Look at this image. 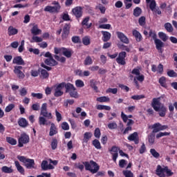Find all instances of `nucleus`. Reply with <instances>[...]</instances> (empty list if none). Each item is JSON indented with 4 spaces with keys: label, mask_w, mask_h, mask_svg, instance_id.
Wrapping results in <instances>:
<instances>
[{
    "label": "nucleus",
    "mask_w": 177,
    "mask_h": 177,
    "mask_svg": "<svg viewBox=\"0 0 177 177\" xmlns=\"http://www.w3.org/2000/svg\"><path fill=\"white\" fill-rule=\"evenodd\" d=\"M82 164H84L86 171H90L93 174H97L96 176H104V171H99L100 166L96 162L90 160V162H82Z\"/></svg>",
    "instance_id": "obj_1"
},
{
    "label": "nucleus",
    "mask_w": 177,
    "mask_h": 177,
    "mask_svg": "<svg viewBox=\"0 0 177 177\" xmlns=\"http://www.w3.org/2000/svg\"><path fill=\"white\" fill-rule=\"evenodd\" d=\"M40 115H42L39 118V124L40 126L48 125V124H46V118L48 120H52V118H53L52 113L48 112V104H42L40 109Z\"/></svg>",
    "instance_id": "obj_2"
},
{
    "label": "nucleus",
    "mask_w": 177,
    "mask_h": 177,
    "mask_svg": "<svg viewBox=\"0 0 177 177\" xmlns=\"http://www.w3.org/2000/svg\"><path fill=\"white\" fill-rule=\"evenodd\" d=\"M151 107H153L155 111L159 113L160 117H165L167 114V107L164 105H161V102L157 98H153L151 102Z\"/></svg>",
    "instance_id": "obj_3"
},
{
    "label": "nucleus",
    "mask_w": 177,
    "mask_h": 177,
    "mask_svg": "<svg viewBox=\"0 0 177 177\" xmlns=\"http://www.w3.org/2000/svg\"><path fill=\"white\" fill-rule=\"evenodd\" d=\"M164 172H165L167 177H171L174 175L172 170L169 169L167 166H165L164 168H162L161 165H158L156 169V175L159 177H165Z\"/></svg>",
    "instance_id": "obj_4"
},
{
    "label": "nucleus",
    "mask_w": 177,
    "mask_h": 177,
    "mask_svg": "<svg viewBox=\"0 0 177 177\" xmlns=\"http://www.w3.org/2000/svg\"><path fill=\"white\" fill-rule=\"evenodd\" d=\"M17 160L25 165L26 168L31 169L35 167V161L34 159L26 158V156H17Z\"/></svg>",
    "instance_id": "obj_5"
},
{
    "label": "nucleus",
    "mask_w": 177,
    "mask_h": 177,
    "mask_svg": "<svg viewBox=\"0 0 177 177\" xmlns=\"http://www.w3.org/2000/svg\"><path fill=\"white\" fill-rule=\"evenodd\" d=\"M30 142V136L26 133H22L18 139V147H23Z\"/></svg>",
    "instance_id": "obj_6"
},
{
    "label": "nucleus",
    "mask_w": 177,
    "mask_h": 177,
    "mask_svg": "<svg viewBox=\"0 0 177 177\" xmlns=\"http://www.w3.org/2000/svg\"><path fill=\"white\" fill-rule=\"evenodd\" d=\"M168 128V125H162L160 122L154 123L151 126V129H153L152 133H157V132H160V131H165Z\"/></svg>",
    "instance_id": "obj_7"
},
{
    "label": "nucleus",
    "mask_w": 177,
    "mask_h": 177,
    "mask_svg": "<svg viewBox=\"0 0 177 177\" xmlns=\"http://www.w3.org/2000/svg\"><path fill=\"white\" fill-rule=\"evenodd\" d=\"M13 72L19 80H24V78H26V75L24 74V72H23V66H15Z\"/></svg>",
    "instance_id": "obj_8"
},
{
    "label": "nucleus",
    "mask_w": 177,
    "mask_h": 177,
    "mask_svg": "<svg viewBox=\"0 0 177 177\" xmlns=\"http://www.w3.org/2000/svg\"><path fill=\"white\" fill-rule=\"evenodd\" d=\"M125 57H127V52H120L116 58V62L118 64H120V66H125L127 64V62H125Z\"/></svg>",
    "instance_id": "obj_9"
},
{
    "label": "nucleus",
    "mask_w": 177,
    "mask_h": 177,
    "mask_svg": "<svg viewBox=\"0 0 177 177\" xmlns=\"http://www.w3.org/2000/svg\"><path fill=\"white\" fill-rule=\"evenodd\" d=\"M116 35L122 44H125L126 45L129 44V39L125 34H124V32L118 31L116 32Z\"/></svg>",
    "instance_id": "obj_10"
},
{
    "label": "nucleus",
    "mask_w": 177,
    "mask_h": 177,
    "mask_svg": "<svg viewBox=\"0 0 177 177\" xmlns=\"http://www.w3.org/2000/svg\"><path fill=\"white\" fill-rule=\"evenodd\" d=\"M63 88H64V84H59L56 88H55V93H54V96L55 97H60V96H63V94L64 93L63 92Z\"/></svg>",
    "instance_id": "obj_11"
},
{
    "label": "nucleus",
    "mask_w": 177,
    "mask_h": 177,
    "mask_svg": "<svg viewBox=\"0 0 177 177\" xmlns=\"http://www.w3.org/2000/svg\"><path fill=\"white\" fill-rule=\"evenodd\" d=\"M73 15L76 17V19H81L82 17V7L77 6L72 9Z\"/></svg>",
    "instance_id": "obj_12"
},
{
    "label": "nucleus",
    "mask_w": 177,
    "mask_h": 177,
    "mask_svg": "<svg viewBox=\"0 0 177 177\" xmlns=\"http://www.w3.org/2000/svg\"><path fill=\"white\" fill-rule=\"evenodd\" d=\"M154 44L156 45V48L158 51V53L162 54V52H164V49H162V48H164V46H165L164 42H162V41H161V39H156L154 41Z\"/></svg>",
    "instance_id": "obj_13"
},
{
    "label": "nucleus",
    "mask_w": 177,
    "mask_h": 177,
    "mask_svg": "<svg viewBox=\"0 0 177 177\" xmlns=\"http://www.w3.org/2000/svg\"><path fill=\"white\" fill-rule=\"evenodd\" d=\"M131 74L134 75H138L136 80H138L139 82H143L145 81V75H140V71L136 68H133L131 71Z\"/></svg>",
    "instance_id": "obj_14"
},
{
    "label": "nucleus",
    "mask_w": 177,
    "mask_h": 177,
    "mask_svg": "<svg viewBox=\"0 0 177 177\" xmlns=\"http://www.w3.org/2000/svg\"><path fill=\"white\" fill-rule=\"evenodd\" d=\"M109 151L112 156V160L113 162H117V158H118V147L113 146Z\"/></svg>",
    "instance_id": "obj_15"
},
{
    "label": "nucleus",
    "mask_w": 177,
    "mask_h": 177,
    "mask_svg": "<svg viewBox=\"0 0 177 177\" xmlns=\"http://www.w3.org/2000/svg\"><path fill=\"white\" fill-rule=\"evenodd\" d=\"M60 8L52 6H46L44 8V12H48V13H59L60 12Z\"/></svg>",
    "instance_id": "obj_16"
},
{
    "label": "nucleus",
    "mask_w": 177,
    "mask_h": 177,
    "mask_svg": "<svg viewBox=\"0 0 177 177\" xmlns=\"http://www.w3.org/2000/svg\"><path fill=\"white\" fill-rule=\"evenodd\" d=\"M68 34H70V25L68 24H66L62 29V39H67Z\"/></svg>",
    "instance_id": "obj_17"
},
{
    "label": "nucleus",
    "mask_w": 177,
    "mask_h": 177,
    "mask_svg": "<svg viewBox=\"0 0 177 177\" xmlns=\"http://www.w3.org/2000/svg\"><path fill=\"white\" fill-rule=\"evenodd\" d=\"M127 139L130 142H134L135 145H139V134H138V132L130 134Z\"/></svg>",
    "instance_id": "obj_18"
},
{
    "label": "nucleus",
    "mask_w": 177,
    "mask_h": 177,
    "mask_svg": "<svg viewBox=\"0 0 177 177\" xmlns=\"http://www.w3.org/2000/svg\"><path fill=\"white\" fill-rule=\"evenodd\" d=\"M45 64L46 66H50V67H55V66H57L59 63L53 58V57H51V58H47L44 60Z\"/></svg>",
    "instance_id": "obj_19"
},
{
    "label": "nucleus",
    "mask_w": 177,
    "mask_h": 177,
    "mask_svg": "<svg viewBox=\"0 0 177 177\" xmlns=\"http://www.w3.org/2000/svg\"><path fill=\"white\" fill-rule=\"evenodd\" d=\"M42 171H48V169H54L55 167L52 164L48 163V160H43L41 164Z\"/></svg>",
    "instance_id": "obj_20"
},
{
    "label": "nucleus",
    "mask_w": 177,
    "mask_h": 177,
    "mask_svg": "<svg viewBox=\"0 0 177 177\" xmlns=\"http://www.w3.org/2000/svg\"><path fill=\"white\" fill-rule=\"evenodd\" d=\"M13 64H17L18 66H25L26 62H24V59L21 57V56H17L14 57L12 60Z\"/></svg>",
    "instance_id": "obj_21"
},
{
    "label": "nucleus",
    "mask_w": 177,
    "mask_h": 177,
    "mask_svg": "<svg viewBox=\"0 0 177 177\" xmlns=\"http://www.w3.org/2000/svg\"><path fill=\"white\" fill-rule=\"evenodd\" d=\"M18 125L21 128H27V127L29 125V123L26 118H19L18 119Z\"/></svg>",
    "instance_id": "obj_22"
},
{
    "label": "nucleus",
    "mask_w": 177,
    "mask_h": 177,
    "mask_svg": "<svg viewBox=\"0 0 177 177\" xmlns=\"http://www.w3.org/2000/svg\"><path fill=\"white\" fill-rule=\"evenodd\" d=\"M132 35L136 38V42H141L143 39V37H142V34L140 33L136 29H133L132 30Z\"/></svg>",
    "instance_id": "obj_23"
},
{
    "label": "nucleus",
    "mask_w": 177,
    "mask_h": 177,
    "mask_svg": "<svg viewBox=\"0 0 177 177\" xmlns=\"http://www.w3.org/2000/svg\"><path fill=\"white\" fill-rule=\"evenodd\" d=\"M73 53H74L73 49L64 48L62 55L65 56V57H67V59H70V57L73 56Z\"/></svg>",
    "instance_id": "obj_24"
},
{
    "label": "nucleus",
    "mask_w": 177,
    "mask_h": 177,
    "mask_svg": "<svg viewBox=\"0 0 177 177\" xmlns=\"http://www.w3.org/2000/svg\"><path fill=\"white\" fill-rule=\"evenodd\" d=\"M30 32L33 35H39V34H41V32H42V30L41 29L38 28L37 24H33V26L30 30Z\"/></svg>",
    "instance_id": "obj_25"
},
{
    "label": "nucleus",
    "mask_w": 177,
    "mask_h": 177,
    "mask_svg": "<svg viewBox=\"0 0 177 177\" xmlns=\"http://www.w3.org/2000/svg\"><path fill=\"white\" fill-rule=\"evenodd\" d=\"M61 84H64V88H66V93H69L71 92V91H74V89L75 88L74 86V84H73L71 83L66 84V82H62Z\"/></svg>",
    "instance_id": "obj_26"
},
{
    "label": "nucleus",
    "mask_w": 177,
    "mask_h": 177,
    "mask_svg": "<svg viewBox=\"0 0 177 177\" xmlns=\"http://www.w3.org/2000/svg\"><path fill=\"white\" fill-rule=\"evenodd\" d=\"M101 32L102 34V41L104 42L110 41V39L111 38V33H110V32L102 30Z\"/></svg>",
    "instance_id": "obj_27"
},
{
    "label": "nucleus",
    "mask_w": 177,
    "mask_h": 177,
    "mask_svg": "<svg viewBox=\"0 0 177 177\" xmlns=\"http://www.w3.org/2000/svg\"><path fill=\"white\" fill-rule=\"evenodd\" d=\"M40 78L42 80H48L49 78V73L46 70L39 68Z\"/></svg>",
    "instance_id": "obj_28"
},
{
    "label": "nucleus",
    "mask_w": 177,
    "mask_h": 177,
    "mask_svg": "<svg viewBox=\"0 0 177 177\" xmlns=\"http://www.w3.org/2000/svg\"><path fill=\"white\" fill-rule=\"evenodd\" d=\"M57 127L55 123H51V126L50 128L49 136H55V135L57 134Z\"/></svg>",
    "instance_id": "obj_29"
},
{
    "label": "nucleus",
    "mask_w": 177,
    "mask_h": 177,
    "mask_svg": "<svg viewBox=\"0 0 177 177\" xmlns=\"http://www.w3.org/2000/svg\"><path fill=\"white\" fill-rule=\"evenodd\" d=\"M15 165L18 171V172H19V174H21V175H24V167H23L22 166L20 165V162H19V161L15 160Z\"/></svg>",
    "instance_id": "obj_30"
},
{
    "label": "nucleus",
    "mask_w": 177,
    "mask_h": 177,
    "mask_svg": "<svg viewBox=\"0 0 177 177\" xmlns=\"http://www.w3.org/2000/svg\"><path fill=\"white\" fill-rule=\"evenodd\" d=\"M146 3L149 5V9L151 10H154V8H156L157 3L156 2V0H146Z\"/></svg>",
    "instance_id": "obj_31"
},
{
    "label": "nucleus",
    "mask_w": 177,
    "mask_h": 177,
    "mask_svg": "<svg viewBox=\"0 0 177 177\" xmlns=\"http://www.w3.org/2000/svg\"><path fill=\"white\" fill-rule=\"evenodd\" d=\"M148 142H149L150 146H153V145H154V143L156 142V134H154V133H151L148 136Z\"/></svg>",
    "instance_id": "obj_32"
},
{
    "label": "nucleus",
    "mask_w": 177,
    "mask_h": 177,
    "mask_svg": "<svg viewBox=\"0 0 177 177\" xmlns=\"http://www.w3.org/2000/svg\"><path fill=\"white\" fill-rule=\"evenodd\" d=\"M97 84V82H96L95 80H90V86L91 88H92V89H93V91H95V92H96V93L99 92V88L97 87V86H96Z\"/></svg>",
    "instance_id": "obj_33"
},
{
    "label": "nucleus",
    "mask_w": 177,
    "mask_h": 177,
    "mask_svg": "<svg viewBox=\"0 0 177 177\" xmlns=\"http://www.w3.org/2000/svg\"><path fill=\"white\" fill-rule=\"evenodd\" d=\"M19 32V30L17 28H13V26H10L8 29V34L9 37H12V35H16Z\"/></svg>",
    "instance_id": "obj_34"
},
{
    "label": "nucleus",
    "mask_w": 177,
    "mask_h": 177,
    "mask_svg": "<svg viewBox=\"0 0 177 177\" xmlns=\"http://www.w3.org/2000/svg\"><path fill=\"white\" fill-rule=\"evenodd\" d=\"M91 138H92V133H91V132L84 133L83 142L84 143H88V142H89V139H91Z\"/></svg>",
    "instance_id": "obj_35"
},
{
    "label": "nucleus",
    "mask_w": 177,
    "mask_h": 177,
    "mask_svg": "<svg viewBox=\"0 0 177 177\" xmlns=\"http://www.w3.org/2000/svg\"><path fill=\"white\" fill-rule=\"evenodd\" d=\"M89 21V17H86L82 21V26H86V28H91L92 27V23L88 24Z\"/></svg>",
    "instance_id": "obj_36"
},
{
    "label": "nucleus",
    "mask_w": 177,
    "mask_h": 177,
    "mask_svg": "<svg viewBox=\"0 0 177 177\" xmlns=\"http://www.w3.org/2000/svg\"><path fill=\"white\" fill-rule=\"evenodd\" d=\"M92 145L97 150H100L102 149V145H100V141H99V140H97V139H95L94 140H93Z\"/></svg>",
    "instance_id": "obj_37"
},
{
    "label": "nucleus",
    "mask_w": 177,
    "mask_h": 177,
    "mask_svg": "<svg viewBox=\"0 0 177 177\" xmlns=\"http://www.w3.org/2000/svg\"><path fill=\"white\" fill-rule=\"evenodd\" d=\"M118 48L121 50H125L126 52H131V48L128 46H125L124 44H118Z\"/></svg>",
    "instance_id": "obj_38"
},
{
    "label": "nucleus",
    "mask_w": 177,
    "mask_h": 177,
    "mask_svg": "<svg viewBox=\"0 0 177 177\" xmlns=\"http://www.w3.org/2000/svg\"><path fill=\"white\" fill-rule=\"evenodd\" d=\"M133 16H135V17H139V16L142 15V8H140V7H136L133 10Z\"/></svg>",
    "instance_id": "obj_39"
},
{
    "label": "nucleus",
    "mask_w": 177,
    "mask_h": 177,
    "mask_svg": "<svg viewBox=\"0 0 177 177\" xmlns=\"http://www.w3.org/2000/svg\"><path fill=\"white\" fill-rule=\"evenodd\" d=\"M6 142L10 145H12V146H16V145H17V140L11 137H6Z\"/></svg>",
    "instance_id": "obj_40"
},
{
    "label": "nucleus",
    "mask_w": 177,
    "mask_h": 177,
    "mask_svg": "<svg viewBox=\"0 0 177 177\" xmlns=\"http://www.w3.org/2000/svg\"><path fill=\"white\" fill-rule=\"evenodd\" d=\"M2 172H4V174H12L13 173V170L12 169V167H8V166H3L1 168Z\"/></svg>",
    "instance_id": "obj_41"
},
{
    "label": "nucleus",
    "mask_w": 177,
    "mask_h": 177,
    "mask_svg": "<svg viewBox=\"0 0 177 177\" xmlns=\"http://www.w3.org/2000/svg\"><path fill=\"white\" fill-rule=\"evenodd\" d=\"M165 28L167 31V32H174V28L172 27V24H171V23L169 22L165 24Z\"/></svg>",
    "instance_id": "obj_42"
},
{
    "label": "nucleus",
    "mask_w": 177,
    "mask_h": 177,
    "mask_svg": "<svg viewBox=\"0 0 177 177\" xmlns=\"http://www.w3.org/2000/svg\"><path fill=\"white\" fill-rule=\"evenodd\" d=\"M57 145H58L57 139L53 138L50 144L52 150H56L57 149Z\"/></svg>",
    "instance_id": "obj_43"
},
{
    "label": "nucleus",
    "mask_w": 177,
    "mask_h": 177,
    "mask_svg": "<svg viewBox=\"0 0 177 177\" xmlns=\"http://www.w3.org/2000/svg\"><path fill=\"white\" fill-rule=\"evenodd\" d=\"M97 110H106V111H110L111 110V107L107 105H97Z\"/></svg>",
    "instance_id": "obj_44"
},
{
    "label": "nucleus",
    "mask_w": 177,
    "mask_h": 177,
    "mask_svg": "<svg viewBox=\"0 0 177 177\" xmlns=\"http://www.w3.org/2000/svg\"><path fill=\"white\" fill-rule=\"evenodd\" d=\"M97 102H100V103L110 102V98L106 96L99 97L97 98Z\"/></svg>",
    "instance_id": "obj_45"
},
{
    "label": "nucleus",
    "mask_w": 177,
    "mask_h": 177,
    "mask_svg": "<svg viewBox=\"0 0 177 177\" xmlns=\"http://www.w3.org/2000/svg\"><path fill=\"white\" fill-rule=\"evenodd\" d=\"M158 37L162 39V41H163V42H166L168 40V36H167V34L163 32H159Z\"/></svg>",
    "instance_id": "obj_46"
},
{
    "label": "nucleus",
    "mask_w": 177,
    "mask_h": 177,
    "mask_svg": "<svg viewBox=\"0 0 177 177\" xmlns=\"http://www.w3.org/2000/svg\"><path fill=\"white\" fill-rule=\"evenodd\" d=\"M159 84L163 88H167V79L165 78V77L162 76L159 79Z\"/></svg>",
    "instance_id": "obj_47"
},
{
    "label": "nucleus",
    "mask_w": 177,
    "mask_h": 177,
    "mask_svg": "<svg viewBox=\"0 0 177 177\" xmlns=\"http://www.w3.org/2000/svg\"><path fill=\"white\" fill-rule=\"evenodd\" d=\"M30 95L32 97H35L36 99H44V94L41 93H31Z\"/></svg>",
    "instance_id": "obj_48"
},
{
    "label": "nucleus",
    "mask_w": 177,
    "mask_h": 177,
    "mask_svg": "<svg viewBox=\"0 0 177 177\" xmlns=\"http://www.w3.org/2000/svg\"><path fill=\"white\" fill-rule=\"evenodd\" d=\"M64 50V47H61V48L55 47L54 48V53L55 55H63Z\"/></svg>",
    "instance_id": "obj_49"
},
{
    "label": "nucleus",
    "mask_w": 177,
    "mask_h": 177,
    "mask_svg": "<svg viewBox=\"0 0 177 177\" xmlns=\"http://www.w3.org/2000/svg\"><path fill=\"white\" fill-rule=\"evenodd\" d=\"M93 63V61L92 60L91 56H87L84 62V66H91V64H92Z\"/></svg>",
    "instance_id": "obj_50"
},
{
    "label": "nucleus",
    "mask_w": 177,
    "mask_h": 177,
    "mask_svg": "<svg viewBox=\"0 0 177 177\" xmlns=\"http://www.w3.org/2000/svg\"><path fill=\"white\" fill-rule=\"evenodd\" d=\"M69 95L71 97H74L75 99L78 98V92L77 91V88L75 87L74 90L70 91Z\"/></svg>",
    "instance_id": "obj_51"
},
{
    "label": "nucleus",
    "mask_w": 177,
    "mask_h": 177,
    "mask_svg": "<svg viewBox=\"0 0 177 177\" xmlns=\"http://www.w3.org/2000/svg\"><path fill=\"white\" fill-rule=\"evenodd\" d=\"M82 44H84L86 46H88V45H91V38H89L88 36H85L82 38Z\"/></svg>",
    "instance_id": "obj_52"
},
{
    "label": "nucleus",
    "mask_w": 177,
    "mask_h": 177,
    "mask_svg": "<svg viewBox=\"0 0 177 177\" xmlns=\"http://www.w3.org/2000/svg\"><path fill=\"white\" fill-rule=\"evenodd\" d=\"M149 151L154 158H158L160 157V153L155 149H151Z\"/></svg>",
    "instance_id": "obj_53"
},
{
    "label": "nucleus",
    "mask_w": 177,
    "mask_h": 177,
    "mask_svg": "<svg viewBox=\"0 0 177 177\" xmlns=\"http://www.w3.org/2000/svg\"><path fill=\"white\" fill-rule=\"evenodd\" d=\"M121 117L123 120V122H127L128 121V118H132V115H127L124 113V112L121 113Z\"/></svg>",
    "instance_id": "obj_54"
},
{
    "label": "nucleus",
    "mask_w": 177,
    "mask_h": 177,
    "mask_svg": "<svg viewBox=\"0 0 177 177\" xmlns=\"http://www.w3.org/2000/svg\"><path fill=\"white\" fill-rule=\"evenodd\" d=\"M122 174L125 177H133V173L131 170H124Z\"/></svg>",
    "instance_id": "obj_55"
},
{
    "label": "nucleus",
    "mask_w": 177,
    "mask_h": 177,
    "mask_svg": "<svg viewBox=\"0 0 177 177\" xmlns=\"http://www.w3.org/2000/svg\"><path fill=\"white\" fill-rule=\"evenodd\" d=\"M71 39L73 44H81V38L80 36H73Z\"/></svg>",
    "instance_id": "obj_56"
},
{
    "label": "nucleus",
    "mask_w": 177,
    "mask_h": 177,
    "mask_svg": "<svg viewBox=\"0 0 177 177\" xmlns=\"http://www.w3.org/2000/svg\"><path fill=\"white\" fill-rule=\"evenodd\" d=\"M75 85L77 88H83V86H85V84H84V81L81 80H77L75 81Z\"/></svg>",
    "instance_id": "obj_57"
},
{
    "label": "nucleus",
    "mask_w": 177,
    "mask_h": 177,
    "mask_svg": "<svg viewBox=\"0 0 177 177\" xmlns=\"http://www.w3.org/2000/svg\"><path fill=\"white\" fill-rule=\"evenodd\" d=\"M101 135L102 133H100V129H99V127H97L94 131L95 138H96L97 139H100Z\"/></svg>",
    "instance_id": "obj_58"
},
{
    "label": "nucleus",
    "mask_w": 177,
    "mask_h": 177,
    "mask_svg": "<svg viewBox=\"0 0 177 177\" xmlns=\"http://www.w3.org/2000/svg\"><path fill=\"white\" fill-rule=\"evenodd\" d=\"M131 99L133 100H140L145 99V95H136L131 97Z\"/></svg>",
    "instance_id": "obj_59"
},
{
    "label": "nucleus",
    "mask_w": 177,
    "mask_h": 177,
    "mask_svg": "<svg viewBox=\"0 0 177 177\" xmlns=\"http://www.w3.org/2000/svg\"><path fill=\"white\" fill-rule=\"evenodd\" d=\"M139 25L143 26L146 24V17H140L138 19Z\"/></svg>",
    "instance_id": "obj_60"
},
{
    "label": "nucleus",
    "mask_w": 177,
    "mask_h": 177,
    "mask_svg": "<svg viewBox=\"0 0 177 177\" xmlns=\"http://www.w3.org/2000/svg\"><path fill=\"white\" fill-rule=\"evenodd\" d=\"M15 107V104H8L6 109H5V111L6 113H10V111H12V109H14Z\"/></svg>",
    "instance_id": "obj_61"
},
{
    "label": "nucleus",
    "mask_w": 177,
    "mask_h": 177,
    "mask_svg": "<svg viewBox=\"0 0 177 177\" xmlns=\"http://www.w3.org/2000/svg\"><path fill=\"white\" fill-rule=\"evenodd\" d=\"M27 93H28V92L27 91V88H26L25 87H22L19 90L20 96H26V95H27Z\"/></svg>",
    "instance_id": "obj_62"
},
{
    "label": "nucleus",
    "mask_w": 177,
    "mask_h": 177,
    "mask_svg": "<svg viewBox=\"0 0 177 177\" xmlns=\"http://www.w3.org/2000/svg\"><path fill=\"white\" fill-rule=\"evenodd\" d=\"M30 42H42V37L38 36H33Z\"/></svg>",
    "instance_id": "obj_63"
},
{
    "label": "nucleus",
    "mask_w": 177,
    "mask_h": 177,
    "mask_svg": "<svg viewBox=\"0 0 177 177\" xmlns=\"http://www.w3.org/2000/svg\"><path fill=\"white\" fill-rule=\"evenodd\" d=\"M167 75H168V77L174 78V77H177V73L176 72H174V70H170V71H167Z\"/></svg>",
    "instance_id": "obj_64"
}]
</instances>
